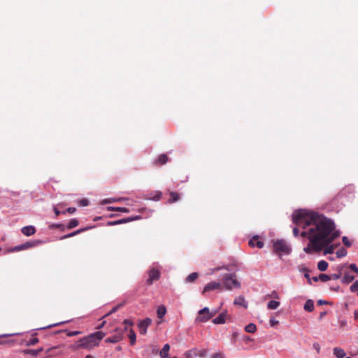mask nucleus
<instances>
[{
  "label": "nucleus",
  "instance_id": "1",
  "mask_svg": "<svg viewBox=\"0 0 358 358\" xmlns=\"http://www.w3.org/2000/svg\"><path fill=\"white\" fill-rule=\"evenodd\" d=\"M292 220L296 225L303 229L301 236L310 241L303 249L306 253L321 251L340 236L335 229L334 222L317 213L299 210L293 214Z\"/></svg>",
  "mask_w": 358,
  "mask_h": 358
},
{
  "label": "nucleus",
  "instance_id": "2",
  "mask_svg": "<svg viewBox=\"0 0 358 358\" xmlns=\"http://www.w3.org/2000/svg\"><path fill=\"white\" fill-rule=\"evenodd\" d=\"M217 313V310L210 311L208 307H205L199 311L198 315L195 318V322H206L213 317Z\"/></svg>",
  "mask_w": 358,
  "mask_h": 358
},
{
  "label": "nucleus",
  "instance_id": "3",
  "mask_svg": "<svg viewBox=\"0 0 358 358\" xmlns=\"http://www.w3.org/2000/svg\"><path fill=\"white\" fill-rule=\"evenodd\" d=\"M273 251L278 255H288L291 252V248L284 240H277L273 243Z\"/></svg>",
  "mask_w": 358,
  "mask_h": 358
},
{
  "label": "nucleus",
  "instance_id": "4",
  "mask_svg": "<svg viewBox=\"0 0 358 358\" xmlns=\"http://www.w3.org/2000/svg\"><path fill=\"white\" fill-rule=\"evenodd\" d=\"M223 285L226 289L231 290L234 288H240L241 283L236 279L234 274H226L223 278Z\"/></svg>",
  "mask_w": 358,
  "mask_h": 358
},
{
  "label": "nucleus",
  "instance_id": "5",
  "mask_svg": "<svg viewBox=\"0 0 358 358\" xmlns=\"http://www.w3.org/2000/svg\"><path fill=\"white\" fill-rule=\"evenodd\" d=\"M185 358H194L200 357L204 358L207 355V350L206 349L199 350L197 348H193L185 352Z\"/></svg>",
  "mask_w": 358,
  "mask_h": 358
},
{
  "label": "nucleus",
  "instance_id": "6",
  "mask_svg": "<svg viewBox=\"0 0 358 358\" xmlns=\"http://www.w3.org/2000/svg\"><path fill=\"white\" fill-rule=\"evenodd\" d=\"M90 346V336H85L76 343L71 346V348L73 350H77L80 348H87Z\"/></svg>",
  "mask_w": 358,
  "mask_h": 358
},
{
  "label": "nucleus",
  "instance_id": "7",
  "mask_svg": "<svg viewBox=\"0 0 358 358\" xmlns=\"http://www.w3.org/2000/svg\"><path fill=\"white\" fill-rule=\"evenodd\" d=\"M161 275L160 271L155 268L150 269L148 271V278L146 280V283L148 285H151L155 280L159 279Z\"/></svg>",
  "mask_w": 358,
  "mask_h": 358
},
{
  "label": "nucleus",
  "instance_id": "8",
  "mask_svg": "<svg viewBox=\"0 0 358 358\" xmlns=\"http://www.w3.org/2000/svg\"><path fill=\"white\" fill-rule=\"evenodd\" d=\"M152 324V320L147 317L143 320L139 321L138 323V328L139 333L142 335H145L147 332L148 327Z\"/></svg>",
  "mask_w": 358,
  "mask_h": 358
},
{
  "label": "nucleus",
  "instance_id": "9",
  "mask_svg": "<svg viewBox=\"0 0 358 358\" xmlns=\"http://www.w3.org/2000/svg\"><path fill=\"white\" fill-rule=\"evenodd\" d=\"M123 330L121 329H115V333L111 336L106 339V343H115L123 338Z\"/></svg>",
  "mask_w": 358,
  "mask_h": 358
},
{
  "label": "nucleus",
  "instance_id": "10",
  "mask_svg": "<svg viewBox=\"0 0 358 358\" xmlns=\"http://www.w3.org/2000/svg\"><path fill=\"white\" fill-rule=\"evenodd\" d=\"M222 289V284L220 282H210L208 283L203 290V294L211 290Z\"/></svg>",
  "mask_w": 358,
  "mask_h": 358
},
{
  "label": "nucleus",
  "instance_id": "11",
  "mask_svg": "<svg viewBox=\"0 0 358 358\" xmlns=\"http://www.w3.org/2000/svg\"><path fill=\"white\" fill-rule=\"evenodd\" d=\"M104 336L105 334L102 331H97L94 334H91V346L98 345L99 341H100Z\"/></svg>",
  "mask_w": 358,
  "mask_h": 358
},
{
  "label": "nucleus",
  "instance_id": "12",
  "mask_svg": "<svg viewBox=\"0 0 358 358\" xmlns=\"http://www.w3.org/2000/svg\"><path fill=\"white\" fill-rule=\"evenodd\" d=\"M228 317L227 311L224 310L217 317L213 320V323L215 324H222L226 322L227 318Z\"/></svg>",
  "mask_w": 358,
  "mask_h": 358
},
{
  "label": "nucleus",
  "instance_id": "13",
  "mask_svg": "<svg viewBox=\"0 0 358 358\" xmlns=\"http://www.w3.org/2000/svg\"><path fill=\"white\" fill-rule=\"evenodd\" d=\"M21 231L24 235H25L27 236H29L34 235L36 233V229L34 226H31V225L26 226V227H22V229H21Z\"/></svg>",
  "mask_w": 358,
  "mask_h": 358
},
{
  "label": "nucleus",
  "instance_id": "14",
  "mask_svg": "<svg viewBox=\"0 0 358 358\" xmlns=\"http://www.w3.org/2000/svg\"><path fill=\"white\" fill-rule=\"evenodd\" d=\"M169 161V157L166 154L160 155L157 159L155 161L154 164L155 165L162 166L165 164Z\"/></svg>",
  "mask_w": 358,
  "mask_h": 358
},
{
  "label": "nucleus",
  "instance_id": "15",
  "mask_svg": "<svg viewBox=\"0 0 358 358\" xmlns=\"http://www.w3.org/2000/svg\"><path fill=\"white\" fill-rule=\"evenodd\" d=\"M264 242L262 241H259L257 236L253 237L250 241H249V245L251 247H255L257 246L259 248H262L264 247Z\"/></svg>",
  "mask_w": 358,
  "mask_h": 358
},
{
  "label": "nucleus",
  "instance_id": "16",
  "mask_svg": "<svg viewBox=\"0 0 358 358\" xmlns=\"http://www.w3.org/2000/svg\"><path fill=\"white\" fill-rule=\"evenodd\" d=\"M170 198L168 200L169 203H175L180 200V196L177 192H169Z\"/></svg>",
  "mask_w": 358,
  "mask_h": 358
},
{
  "label": "nucleus",
  "instance_id": "17",
  "mask_svg": "<svg viewBox=\"0 0 358 358\" xmlns=\"http://www.w3.org/2000/svg\"><path fill=\"white\" fill-rule=\"evenodd\" d=\"M331 243H329L326 246L323 248L324 249V253L325 255L327 254H332L334 251V250L337 248L338 245V244H331Z\"/></svg>",
  "mask_w": 358,
  "mask_h": 358
},
{
  "label": "nucleus",
  "instance_id": "18",
  "mask_svg": "<svg viewBox=\"0 0 358 358\" xmlns=\"http://www.w3.org/2000/svg\"><path fill=\"white\" fill-rule=\"evenodd\" d=\"M234 304L237 306H242L245 308L248 307V303L245 302L244 297L242 296H239L238 297L234 299Z\"/></svg>",
  "mask_w": 358,
  "mask_h": 358
},
{
  "label": "nucleus",
  "instance_id": "19",
  "mask_svg": "<svg viewBox=\"0 0 358 358\" xmlns=\"http://www.w3.org/2000/svg\"><path fill=\"white\" fill-rule=\"evenodd\" d=\"M170 350L169 344H165L159 352V355L162 358H167L169 357V351Z\"/></svg>",
  "mask_w": 358,
  "mask_h": 358
},
{
  "label": "nucleus",
  "instance_id": "20",
  "mask_svg": "<svg viewBox=\"0 0 358 358\" xmlns=\"http://www.w3.org/2000/svg\"><path fill=\"white\" fill-rule=\"evenodd\" d=\"M355 279V277L348 273H345L343 278H342V282L344 284H349L352 282Z\"/></svg>",
  "mask_w": 358,
  "mask_h": 358
},
{
  "label": "nucleus",
  "instance_id": "21",
  "mask_svg": "<svg viewBox=\"0 0 358 358\" xmlns=\"http://www.w3.org/2000/svg\"><path fill=\"white\" fill-rule=\"evenodd\" d=\"M303 308L305 310L308 312H312L314 310V302L311 299H308L306 301L304 304Z\"/></svg>",
  "mask_w": 358,
  "mask_h": 358
},
{
  "label": "nucleus",
  "instance_id": "22",
  "mask_svg": "<svg viewBox=\"0 0 358 358\" xmlns=\"http://www.w3.org/2000/svg\"><path fill=\"white\" fill-rule=\"evenodd\" d=\"M166 313V308L164 306L162 305L158 307L157 315L158 318L162 319Z\"/></svg>",
  "mask_w": 358,
  "mask_h": 358
},
{
  "label": "nucleus",
  "instance_id": "23",
  "mask_svg": "<svg viewBox=\"0 0 358 358\" xmlns=\"http://www.w3.org/2000/svg\"><path fill=\"white\" fill-rule=\"evenodd\" d=\"M139 219H141V216L130 217H128L126 219H122L118 221H116V222H113V224H115L126 223L128 222H131V221H134V220H139Z\"/></svg>",
  "mask_w": 358,
  "mask_h": 358
},
{
  "label": "nucleus",
  "instance_id": "24",
  "mask_svg": "<svg viewBox=\"0 0 358 358\" xmlns=\"http://www.w3.org/2000/svg\"><path fill=\"white\" fill-rule=\"evenodd\" d=\"M334 354L337 358H344V357L345 356V351L339 348H335L334 349Z\"/></svg>",
  "mask_w": 358,
  "mask_h": 358
},
{
  "label": "nucleus",
  "instance_id": "25",
  "mask_svg": "<svg viewBox=\"0 0 358 358\" xmlns=\"http://www.w3.org/2000/svg\"><path fill=\"white\" fill-rule=\"evenodd\" d=\"M199 277V274L196 272L192 273L189 274L186 278L185 282H193L194 280H196Z\"/></svg>",
  "mask_w": 358,
  "mask_h": 358
},
{
  "label": "nucleus",
  "instance_id": "26",
  "mask_svg": "<svg viewBox=\"0 0 358 358\" xmlns=\"http://www.w3.org/2000/svg\"><path fill=\"white\" fill-rule=\"evenodd\" d=\"M328 268V263L326 261L321 260L317 264V268L320 271H324Z\"/></svg>",
  "mask_w": 358,
  "mask_h": 358
},
{
  "label": "nucleus",
  "instance_id": "27",
  "mask_svg": "<svg viewBox=\"0 0 358 358\" xmlns=\"http://www.w3.org/2000/svg\"><path fill=\"white\" fill-rule=\"evenodd\" d=\"M245 330L248 333H255L257 331V327L254 323H250L245 326Z\"/></svg>",
  "mask_w": 358,
  "mask_h": 358
},
{
  "label": "nucleus",
  "instance_id": "28",
  "mask_svg": "<svg viewBox=\"0 0 358 358\" xmlns=\"http://www.w3.org/2000/svg\"><path fill=\"white\" fill-rule=\"evenodd\" d=\"M280 306V302L277 301H270L267 304V308L268 309L275 310L278 308Z\"/></svg>",
  "mask_w": 358,
  "mask_h": 358
},
{
  "label": "nucleus",
  "instance_id": "29",
  "mask_svg": "<svg viewBox=\"0 0 358 358\" xmlns=\"http://www.w3.org/2000/svg\"><path fill=\"white\" fill-rule=\"evenodd\" d=\"M129 338L130 340V344L131 345H134L136 343V333L134 332V331L132 329H129Z\"/></svg>",
  "mask_w": 358,
  "mask_h": 358
},
{
  "label": "nucleus",
  "instance_id": "30",
  "mask_svg": "<svg viewBox=\"0 0 358 358\" xmlns=\"http://www.w3.org/2000/svg\"><path fill=\"white\" fill-rule=\"evenodd\" d=\"M22 352L24 354H26V355H31L32 357H36L38 356L37 355V352L36 350H32V349H26V350H24L22 351Z\"/></svg>",
  "mask_w": 358,
  "mask_h": 358
},
{
  "label": "nucleus",
  "instance_id": "31",
  "mask_svg": "<svg viewBox=\"0 0 358 358\" xmlns=\"http://www.w3.org/2000/svg\"><path fill=\"white\" fill-rule=\"evenodd\" d=\"M78 220L76 219H72L68 224L67 228L71 229L78 225Z\"/></svg>",
  "mask_w": 358,
  "mask_h": 358
},
{
  "label": "nucleus",
  "instance_id": "32",
  "mask_svg": "<svg viewBox=\"0 0 358 358\" xmlns=\"http://www.w3.org/2000/svg\"><path fill=\"white\" fill-rule=\"evenodd\" d=\"M346 255H347V251L344 248H341L336 252V255L339 258L345 257Z\"/></svg>",
  "mask_w": 358,
  "mask_h": 358
},
{
  "label": "nucleus",
  "instance_id": "33",
  "mask_svg": "<svg viewBox=\"0 0 358 358\" xmlns=\"http://www.w3.org/2000/svg\"><path fill=\"white\" fill-rule=\"evenodd\" d=\"M342 272L340 270L338 273L329 275L330 280H338L341 277Z\"/></svg>",
  "mask_w": 358,
  "mask_h": 358
},
{
  "label": "nucleus",
  "instance_id": "34",
  "mask_svg": "<svg viewBox=\"0 0 358 358\" xmlns=\"http://www.w3.org/2000/svg\"><path fill=\"white\" fill-rule=\"evenodd\" d=\"M319 278L322 282H327L328 280H330L329 275H327V274H324V273L320 274Z\"/></svg>",
  "mask_w": 358,
  "mask_h": 358
},
{
  "label": "nucleus",
  "instance_id": "35",
  "mask_svg": "<svg viewBox=\"0 0 358 358\" xmlns=\"http://www.w3.org/2000/svg\"><path fill=\"white\" fill-rule=\"evenodd\" d=\"M352 292H356L358 291V280H356L350 287Z\"/></svg>",
  "mask_w": 358,
  "mask_h": 358
},
{
  "label": "nucleus",
  "instance_id": "36",
  "mask_svg": "<svg viewBox=\"0 0 358 358\" xmlns=\"http://www.w3.org/2000/svg\"><path fill=\"white\" fill-rule=\"evenodd\" d=\"M124 324L125 327H124V329H122L123 333L127 330L128 327H131L134 324V323L129 320H125L124 321Z\"/></svg>",
  "mask_w": 358,
  "mask_h": 358
},
{
  "label": "nucleus",
  "instance_id": "37",
  "mask_svg": "<svg viewBox=\"0 0 358 358\" xmlns=\"http://www.w3.org/2000/svg\"><path fill=\"white\" fill-rule=\"evenodd\" d=\"M38 343V338H31L27 343V345H36V343Z\"/></svg>",
  "mask_w": 358,
  "mask_h": 358
},
{
  "label": "nucleus",
  "instance_id": "38",
  "mask_svg": "<svg viewBox=\"0 0 358 358\" xmlns=\"http://www.w3.org/2000/svg\"><path fill=\"white\" fill-rule=\"evenodd\" d=\"M87 229V228H85V229H83V231L86 230ZM80 231H82V230H77V231H74V232H73V233H71V234H68V235H66V236H63V237L62 238V239H64V238H69V237L73 236H75V235H76V234H79Z\"/></svg>",
  "mask_w": 358,
  "mask_h": 358
},
{
  "label": "nucleus",
  "instance_id": "39",
  "mask_svg": "<svg viewBox=\"0 0 358 358\" xmlns=\"http://www.w3.org/2000/svg\"><path fill=\"white\" fill-rule=\"evenodd\" d=\"M342 241H343V244L346 246V247H350L351 246V242L350 241V240L348 239V238L347 236H343V238H342Z\"/></svg>",
  "mask_w": 358,
  "mask_h": 358
},
{
  "label": "nucleus",
  "instance_id": "40",
  "mask_svg": "<svg viewBox=\"0 0 358 358\" xmlns=\"http://www.w3.org/2000/svg\"><path fill=\"white\" fill-rule=\"evenodd\" d=\"M50 228H58L60 229L62 231H64L65 229V227L62 224H53L50 226Z\"/></svg>",
  "mask_w": 358,
  "mask_h": 358
},
{
  "label": "nucleus",
  "instance_id": "41",
  "mask_svg": "<svg viewBox=\"0 0 358 358\" xmlns=\"http://www.w3.org/2000/svg\"><path fill=\"white\" fill-rule=\"evenodd\" d=\"M76 208L74 207H70L66 209L65 210L62 211L63 214H66V213H69L70 214H73L76 212Z\"/></svg>",
  "mask_w": 358,
  "mask_h": 358
},
{
  "label": "nucleus",
  "instance_id": "42",
  "mask_svg": "<svg viewBox=\"0 0 358 358\" xmlns=\"http://www.w3.org/2000/svg\"><path fill=\"white\" fill-rule=\"evenodd\" d=\"M349 268L353 271L354 272L358 273V267L356 266L355 264H351L349 265Z\"/></svg>",
  "mask_w": 358,
  "mask_h": 358
},
{
  "label": "nucleus",
  "instance_id": "43",
  "mask_svg": "<svg viewBox=\"0 0 358 358\" xmlns=\"http://www.w3.org/2000/svg\"><path fill=\"white\" fill-rule=\"evenodd\" d=\"M22 247H23V249L24 250H26L30 247H32L34 246V244L31 242H26L25 243H23L22 244Z\"/></svg>",
  "mask_w": 358,
  "mask_h": 358
},
{
  "label": "nucleus",
  "instance_id": "44",
  "mask_svg": "<svg viewBox=\"0 0 358 358\" xmlns=\"http://www.w3.org/2000/svg\"><path fill=\"white\" fill-rule=\"evenodd\" d=\"M79 204L82 206H87L88 205V200L87 199H81L79 201Z\"/></svg>",
  "mask_w": 358,
  "mask_h": 358
},
{
  "label": "nucleus",
  "instance_id": "45",
  "mask_svg": "<svg viewBox=\"0 0 358 358\" xmlns=\"http://www.w3.org/2000/svg\"><path fill=\"white\" fill-rule=\"evenodd\" d=\"M269 322L271 327H275L278 324V321L276 320L275 318H271Z\"/></svg>",
  "mask_w": 358,
  "mask_h": 358
},
{
  "label": "nucleus",
  "instance_id": "46",
  "mask_svg": "<svg viewBox=\"0 0 358 358\" xmlns=\"http://www.w3.org/2000/svg\"><path fill=\"white\" fill-rule=\"evenodd\" d=\"M122 306V304H119V305H117L116 306L113 307L112 308V310L109 312L108 314H111L113 313L116 312Z\"/></svg>",
  "mask_w": 358,
  "mask_h": 358
},
{
  "label": "nucleus",
  "instance_id": "47",
  "mask_svg": "<svg viewBox=\"0 0 358 358\" xmlns=\"http://www.w3.org/2000/svg\"><path fill=\"white\" fill-rule=\"evenodd\" d=\"M24 250L23 247H22V245H18V246H15L14 248H13L11 250V251L16 252V251H20V250Z\"/></svg>",
  "mask_w": 358,
  "mask_h": 358
},
{
  "label": "nucleus",
  "instance_id": "48",
  "mask_svg": "<svg viewBox=\"0 0 358 358\" xmlns=\"http://www.w3.org/2000/svg\"><path fill=\"white\" fill-rule=\"evenodd\" d=\"M298 227H299L296 225V227H294V229H293V234L296 237L298 236L299 232V230Z\"/></svg>",
  "mask_w": 358,
  "mask_h": 358
},
{
  "label": "nucleus",
  "instance_id": "49",
  "mask_svg": "<svg viewBox=\"0 0 358 358\" xmlns=\"http://www.w3.org/2000/svg\"><path fill=\"white\" fill-rule=\"evenodd\" d=\"M329 303L328 301L322 300V299H320L317 301L318 305H326V304H329Z\"/></svg>",
  "mask_w": 358,
  "mask_h": 358
},
{
  "label": "nucleus",
  "instance_id": "50",
  "mask_svg": "<svg viewBox=\"0 0 358 358\" xmlns=\"http://www.w3.org/2000/svg\"><path fill=\"white\" fill-rule=\"evenodd\" d=\"M116 210L124 213L129 212V210L127 208H117Z\"/></svg>",
  "mask_w": 358,
  "mask_h": 358
},
{
  "label": "nucleus",
  "instance_id": "51",
  "mask_svg": "<svg viewBox=\"0 0 358 358\" xmlns=\"http://www.w3.org/2000/svg\"><path fill=\"white\" fill-rule=\"evenodd\" d=\"M162 193L161 192H158L157 193V195L154 197V199H155V201H158V200H159V199H160V198H161V196H162Z\"/></svg>",
  "mask_w": 358,
  "mask_h": 358
},
{
  "label": "nucleus",
  "instance_id": "52",
  "mask_svg": "<svg viewBox=\"0 0 358 358\" xmlns=\"http://www.w3.org/2000/svg\"><path fill=\"white\" fill-rule=\"evenodd\" d=\"M212 358H222V356L220 353H215L212 355Z\"/></svg>",
  "mask_w": 358,
  "mask_h": 358
},
{
  "label": "nucleus",
  "instance_id": "53",
  "mask_svg": "<svg viewBox=\"0 0 358 358\" xmlns=\"http://www.w3.org/2000/svg\"><path fill=\"white\" fill-rule=\"evenodd\" d=\"M54 211L56 216H59L60 214H63L62 212L59 211L57 208H54Z\"/></svg>",
  "mask_w": 358,
  "mask_h": 358
},
{
  "label": "nucleus",
  "instance_id": "54",
  "mask_svg": "<svg viewBox=\"0 0 358 358\" xmlns=\"http://www.w3.org/2000/svg\"><path fill=\"white\" fill-rule=\"evenodd\" d=\"M354 317L355 320L358 319V309L355 310L354 312Z\"/></svg>",
  "mask_w": 358,
  "mask_h": 358
},
{
  "label": "nucleus",
  "instance_id": "55",
  "mask_svg": "<svg viewBox=\"0 0 358 358\" xmlns=\"http://www.w3.org/2000/svg\"><path fill=\"white\" fill-rule=\"evenodd\" d=\"M272 295H273L275 298L278 299V294H277L275 292H273V294H272Z\"/></svg>",
  "mask_w": 358,
  "mask_h": 358
},
{
  "label": "nucleus",
  "instance_id": "56",
  "mask_svg": "<svg viewBox=\"0 0 358 358\" xmlns=\"http://www.w3.org/2000/svg\"><path fill=\"white\" fill-rule=\"evenodd\" d=\"M60 324V323L55 324H52V325H49V326H48L47 327H44L43 329H45V328H50V327H52L57 326V325H58V324Z\"/></svg>",
  "mask_w": 358,
  "mask_h": 358
},
{
  "label": "nucleus",
  "instance_id": "57",
  "mask_svg": "<svg viewBox=\"0 0 358 358\" xmlns=\"http://www.w3.org/2000/svg\"><path fill=\"white\" fill-rule=\"evenodd\" d=\"M78 334V331H73V332L70 333L69 335V336H73V335H76V334Z\"/></svg>",
  "mask_w": 358,
  "mask_h": 358
},
{
  "label": "nucleus",
  "instance_id": "58",
  "mask_svg": "<svg viewBox=\"0 0 358 358\" xmlns=\"http://www.w3.org/2000/svg\"><path fill=\"white\" fill-rule=\"evenodd\" d=\"M305 275V278H307V279L310 280V275H309V274H308V273H305V275Z\"/></svg>",
  "mask_w": 358,
  "mask_h": 358
},
{
  "label": "nucleus",
  "instance_id": "59",
  "mask_svg": "<svg viewBox=\"0 0 358 358\" xmlns=\"http://www.w3.org/2000/svg\"><path fill=\"white\" fill-rule=\"evenodd\" d=\"M36 350V352H37V355H38V353H39V352H42V351H43V348H39V349H38V350Z\"/></svg>",
  "mask_w": 358,
  "mask_h": 358
},
{
  "label": "nucleus",
  "instance_id": "60",
  "mask_svg": "<svg viewBox=\"0 0 358 358\" xmlns=\"http://www.w3.org/2000/svg\"><path fill=\"white\" fill-rule=\"evenodd\" d=\"M319 276L318 277H313V280L315 281V282H317L318 280H319Z\"/></svg>",
  "mask_w": 358,
  "mask_h": 358
},
{
  "label": "nucleus",
  "instance_id": "61",
  "mask_svg": "<svg viewBox=\"0 0 358 358\" xmlns=\"http://www.w3.org/2000/svg\"><path fill=\"white\" fill-rule=\"evenodd\" d=\"M325 315H326L325 312L321 313H320V317H323Z\"/></svg>",
  "mask_w": 358,
  "mask_h": 358
},
{
  "label": "nucleus",
  "instance_id": "62",
  "mask_svg": "<svg viewBox=\"0 0 358 358\" xmlns=\"http://www.w3.org/2000/svg\"><path fill=\"white\" fill-rule=\"evenodd\" d=\"M6 343V341L0 340V345L5 344Z\"/></svg>",
  "mask_w": 358,
  "mask_h": 358
},
{
  "label": "nucleus",
  "instance_id": "63",
  "mask_svg": "<svg viewBox=\"0 0 358 358\" xmlns=\"http://www.w3.org/2000/svg\"><path fill=\"white\" fill-rule=\"evenodd\" d=\"M244 340H245V341H250V337H248V336H245V337L244 338Z\"/></svg>",
  "mask_w": 358,
  "mask_h": 358
},
{
  "label": "nucleus",
  "instance_id": "64",
  "mask_svg": "<svg viewBox=\"0 0 358 358\" xmlns=\"http://www.w3.org/2000/svg\"><path fill=\"white\" fill-rule=\"evenodd\" d=\"M345 324H346V322H344V321H343V322H341V326H344V325H345Z\"/></svg>",
  "mask_w": 358,
  "mask_h": 358
}]
</instances>
